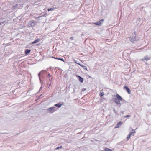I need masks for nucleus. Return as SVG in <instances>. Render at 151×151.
<instances>
[{
    "instance_id": "obj_31",
    "label": "nucleus",
    "mask_w": 151,
    "mask_h": 151,
    "mask_svg": "<svg viewBox=\"0 0 151 151\" xmlns=\"http://www.w3.org/2000/svg\"><path fill=\"white\" fill-rule=\"evenodd\" d=\"M4 23V22H0V25Z\"/></svg>"
},
{
    "instance_id": "obj_9",
    "label": "nucleus",
    "mask_w": 151,
    "mask_h": 151,
    "mask_svg": "<svg viewBox=\"0 0 151 151\" xmlns=\"http://www.w3.org/2000/svg\"><path fill=\"white\" fill-rule=\"evenodd\" d=\"M45 71V70H42L41 71H40L38 73V75L39 76V80L40 82H41V79H40V74H43Z\"/></svg>"
},
{
    "instance_id": "obj_14",
    "label": "nucleus",
    "mask_w": 151,
    "mask_h": 151,
    "mask_svg": "<svg viewBox=\"0 0 151 151\" xmlns=\"http://www.w3.org/2000/svg\"><path fill=\"white\" fill-rule=\"evenodd\" d=\"M120 101H124L125 100L123 99V100H117V102H116V104L118 105H119V107H120L121 106V104L120 103Z\"/></svg>"
},
{
    "instance_id": "obj_33",
    "label": "nucleus",
    "mask_w": 151,
    "mask_h": 151,
    "mask_svg": "<svg viewBox=\"0 0 151 151\" xmlns=\"http://www.w3.org/2000/svg\"><path fill=\"white\" fill-rule=\"evenodd\" d=\"M48 76H51V75H50V74H49L48 75Z\"/></svg>"
},
{
    "instance_id": "obj_29",
    "label": "nucleus",
    "mask_w": 151,
    "mask_h": 151,
    "mask_svg": "<svg viewBox=\"0 0 151 151\" xmlns=\"http://www.w3.org/2000/svg\"><path fill=\"white\" fill-rule=\"evenodd\" d=\"M52 58H54V59H57V58H55V57H52Z\"/></svg>"
},
{
    "instance_id": "obj_20",
    "label": "nucleus",
    "mask_w": 151,
    "mask_h": 151,
    "mask_svg": "<svg viewBox=\"0 0 151 151\" xmlns=\"http://www.w3.org/2000/svg\"><path fill=\"white\" fill-rule=\"evenodd\" d=\"M17 6H18V4H16L15 5H14L13 6V8L14 9H16L17 8Z\"/></svg>"
},
{
    "instance_id": "obj_7",
    "label": "nucleus",
    "mask_w": 151,
    "mask_h": 151,
    "mask_svg": "<svg viewBox=\"0 0 151 151\" xmlns=\"http://www.w3.org/2000/svg\"><path fill=\"white\" fill-rule=\"evenodd\" d=\"M124 88L126 89L127 91L128 92L129 94H130L131 93V90L127 86L125 85L124 86Z\"/></svg>"
},
{
    "instance_id": "obj_10",
    "label": "nucleus",
    "mask_w": 151,
    "mask_h": 151,
    "mask_svg": "<svg viewBox=\"0 0 151 151\" xmlns=\"http://www.w3.org/2000/svg\"><path fill=\"white\" fill-rule=\"evenodd\" d=\"M76 77L78 78L79 81L81 83H83L84 80L79 75L76 76Z\"/></svg>"
},
{
    "instance_id": "obj_35",
    "label": "nucleus",
    "mask_w": 151,
    "mask_h": 151,
    "mask_svg": "<svg viewBox=\"0 0 151 151\" xmlns=\"http://www.w3.org/2000/svg\"><path fill=\"white\" fill-rule=\"evenodd\" d=\"M83 35H84L82 34L81 35V36L82 37V36Z\"/></svg>"
},
{
    "instance_id": "obj_36",
    "label": "nucleus",
    "mask_w": 151,
    "mask_h": 151,
    "mask_svg": "<svg viewBox=\"0 0 151 151\" xmlns=\"http://www.w3.org/2000/svg\"><path fill=\"white\" fill-rule=\"evenodd\" d=\"M42 94H41V95H40V96H42Z\"/></svg>"
},
{
    "instance_id": "obj_32",
    "label": "nucleus",
    "mask_w": 151,
    "mask_h": 151,
    "mask_svg": "<svg viewBox=\"0 0 151 151\" xmlns=\"http://www.w3.org/2000/svg\"><path fill=\"white\" fill-rule=\"evenodd\" d=\"M42 87H41L40 88V89H39V91H40V90H41L42 89Z\"/></svg>"
},
{
    "instance_id": "obj_1",
    "label": "nucleus",
    "mask_w": 151,
    "mask_h": 151,
    "mask_svg": "<svg viewBox=\"0 0 151 151\" xmlns=\"http://www.w3.org/2000/svg\"><path fill=\"white\" fill-rule=\"evenodd\" d=\"M134 35L132 37H129L130 41L132 43H133L134 41H137L139 40V38L137 36H136V32H134Z\"/></svg>"
},
{
    "instance_id": "obj_2",
    "label": "nucleus",
    "mask_w": 151,
    "mask_h": 151,
    "mask_svg": "<svg viewBox=\"0 0 151 151\" xmlns=\"http://www.w3.org/2000/svg\"><path fill=\"white\" fill-rule=\"evenodd\" d=\"M36 23L33 20H32L28 23V26L29 27H34L36 24Z\"/></svg>"
},
{
    "instance_id": "obj_5",
    "label": "nucleus",
    "mask_w": 151,
    "mask_h": 151,
    "mask_svg": "<svg viewBox=\"0 0 151 151\" xmlns=\"http://www.w3.org/2000/svg\"><path fill=\"white\" fill-rule=\"evenodd\" d=\"M104 19H101L98 22L94 23V24L96 25L101 26L104 22Z\"/></svg>"
},
{
    "instance_id": "obj_17",
    "label": "nucleus",
    "mask_w": 151,
    "mask_h": 151,
    "mask_svg": "<svg viewBox=\"0 0 151 151\" xmlns=\"http://www.w3.org/2000/svg\"><path fill=\"white\" fill-rule=\"evenodd\" d=\"M57 60H60L62 61H63L64 62H65V61L62 58H57Z\"/></svg>"
},
{
    "instance_id": "obj_16",
    "label": "nucleus",
    "mask_w": 151,
    "mask_h": 151,
    "mask_svg": "<svg viewBox=\"0 0 151 151\" xmlns=\"http://www.w3.org/2000/svg\"><path fill=\"white\" fill-rule=\"evenodd\" d=\"M79 65L81 66L82 67H83V69L84 70H87V71H88L87 70V67L86 66H84V65H83L82 64H79Z\"/></svg>"
},
{
    "instance_id": "obj_24",
    "label": "nucleus",
    "mask_w": 151,
    "mask_h": 151,
    "mask_svg": "<svg viewBox=\"0 0 151 151\" xmlns=\"http://www.w3.org/2000/svg\"><path fill=\"white\" fill-rule=\"evenodd\" d=\"M130 115H127L125 116L124 118H126V117H130Z\"/></svg>"
},
{
    "instance_id": "obj_23",
    "label": "nucleus",
    "mask_w": 151,
    "mask_h": 151,
    "mask_svg": "<svg viewBox=\"0 0 151 151\" xmlns=\"http://www.w3.org/2000/svg\"><path fill=\"white\" fill-rule=\"evenodd\" d=\"M113 111L116 114H118V113L116 111L115 109H114Z\"/></svg>"
},
{
    "instance_id": "obj_30",
    "label": "nucleus",
    "mask_w": 151,
    "mask_h": 151,
    "mask_svg": "<svg viewBox=\"0 0 151 151\" xmlns=\"http://www.w3.org/2000/svg\"><path fill=\"white\" fill-rule=\"evenodd\" d=\"M52 78L51 79H50V80H49L50 81V82H51V81H52Z\"/></svg>"
},
{
    "instance_id": "obj_18",
    "label": "nucleus",
    "mask_w": 151,
    "mask_h": 151,
    "mask_svg": "<svg viewBox=\"0 0 151 151\" xmlns=\"http://www.w3.org/2000/svg\"><path fill=\"white\" fill-rule=\"evenodd\" d=\"M104 95V93L103 92H100V93L99 95L101 97H102Z\"/></svg>"
},
{
    "instance_id": "obj_28",
    "label": "nucleus",
    "mask_w": 151,
    "mask_h": 151,
    "mask_svg": "<svg viewBox=\"0 0 151 151\" xmlns=\"http://www.w3.org/2000/svg\"><path fill=\"white\" fill-rule=\"evenodd\" d=\"M86 90V89L85 88H83L82 89V91H85Z\"/></svg>"
},
{
    "instance_id": "obj_26",
    "label": "nucleus",
    "mask_w": 151,
    "mask_h": 151,
    "mask_svg": "<svg viewBox=\"0 0 151 151\" xmlns=\"http://www.w3.org/2000/svg\"><path fill=\"white\" fill-rule=\"evenodd\" d=\"M74 62L76 63H77V64H78V65H79V64H80V63H78L77 62V61H76V60H74Z\"/></svg>"
},
{
    "instance_id": "obj_13",
    "label": "nucleus",
    "mask_w": 151,
    "mask_h": 151,
    "mask_svg": "<svg viewBox=\"0 0 151 151\" xmlns=\"http://www.w3.org/2000/svg\"><path fill=\"white\" fill-rule=\"evenodd\" d=\"M31 50L27 49L25 50V54L26 55H27L29 53L31 52Z\"/></svg>"
},
{
    "instance_id": "obj_34",
    "label": "nucleus",
    "mask_w": 151,
    "mask_h": 151,
    "mask_svg": "<svg viewBox=\"0 0 151 151\" xmlns=\"http://www.w3.org/2000/svg\"><path fill=\"white\" fill-rule=\"evenodd\" d=\"M51 83H50L49 84V87L50 86H51Z\"/></svg>"
},
{
    "instance_id": "obj_15",
    "label": "nucleus",
    "mask_w": 151,
    "mask_h": 151,
    "mask_svg": "<svg viewBox=\"0 0 151 151\" xmlns=\"http://www.w3.org/2000/svg\"><path fill=\"white\" fill-rule=\"evenodd\" d=\"M40 41V40L39 39H37L35 40L34 41H33L32 42V44H35V43H37V42H39Z\"/></svg>"
},
{
    "instance_id": "obj_3",
    "label": "nucleus",
    "mask_w": 151,
    "mask_h": 151,
    "mask_svg": "<svg viewBox=\"0 0 151 151\" xmlns=\"http://www.w3.org/2000/svg\"><path fill=\"white\" fill-rule=\"evenodd\" d=\"M116 98H113V100L115 103H116L118 100H123V98L119 94H116Z\"/></svg>"
},
{
    "instance_id": "obj_27",
    "label": "nucleus",
    "mask_w": 151,
    "mask_h": 151,
    "mask_svg": "<svg viewBox=\"0 0 151 151\" xmlns=\"http://www.w3.org/2000/svg\"><path fill=\"white\" fill-rule=\"evenodd\" d=\"M70 39L73 40L74 39V37H72L70 38Z\"/></svg>"
},
{
    "instance_id": "obj_25",
    "label": "nucleus",
    "mask_w": 151,
    "mask_h": 151,
    "mask_svg": "<svg viewBox=\"0 0 151 151\" xmlns=\"http://www.w3.org/2000/svg\"><path fill=\"white\" fill-rule=\"evenodd\" d=\"M140 21V18H138L137 19V22H139Z\"/></svg>"
},
{
    "instance_id": "obj_21",
    "label": "nucleus",
    "mask_w": 151,
    "mask_h": 151,
    "mask_svg": "<svg viewBox=\"0 0 151 151\" xmlns=\"http://www.w3.org/2000/svg\"><path fill=\"white\" fill-rule=\"evenodd\" d=\"M54 8H49L48 9V11H52V10H53V9H54Z\"/></svg>"
},
{
    "instance_id": "obj_22",
    "label": "nucleus",
    "mask_w": 151,
    "mask_h": 151,
    "mask_svg": "<svg viewBox=\"0 0 151 151\" xmlns=\"http://www.w3.org/2000/svg\"><path fill=\"white\" fill-rule=\"evenodd\" d=\"M62 148V146H60V147H56V148H55V150H58L60 148Z\"/></svg>"
},
{
    "instance_id": "obj_6",
    "label": "nucleus",
    "mask_w": 151,
    "mask_h": 151,
    "mask_svg": "<svg viewBox=\"0 0 151 151\" xmlns=\"http://www.w3.org/2000/svg\"><path fill=\"white\" fill-rule=\"evenodd\" d=\"M151 58L150 57H149L147 55H146L143 58H142L141 59V60L142 61H145V60L146 61H148L150 60Z\"/></svg>"
},
{
    "instance_id": "obj_4",
    "label": "nucleus",
    "mask_w": 151,
    "mask_h": 151,
    "mask_svg": "<svg viewBox=\"0 0 151 151\" xmlns=\"http://www.w3.org/2000/svg\"><path fill=\"white\" fill-rule=\"evenodd\" d=\"M56 109L55 107H53L48 108L47 110L49 112L53 113L56 111Z\"/></svg>"
},
{
    "instance_id": "obj_19",
    "label": "nucleus",
    "mask_w": 151,
    "mask_h": 151,
    "mask_svg": "<svg viewBox=\"0 0 151 151\" xmlns=\"http://www.w3.org/2000/svg\"><path fill=\"white\" fill-rule=\"evenodd\" d=\"M105 151H112V150L111 149L106 148L105 149Z\"/></svg>"
},
{
    "instance_id": "obj_8",
    "label": "nucleus",
    "mask_w": 151,
    "mask_h": 151,
    "mask_svg": "<svg viewBox=\"0 0 151 151\" xmlns=\"http://www.w3.org/2000/svg\"><path fill=\"white\" fill-rule=\"evenodd\" d=\"M135 132H130L128 135L127 137V140H129V139L130 137L132 135H134V134Z\"/></svg>"
},
{
    "instance_id": "obj_12",
    "label": "nucleus",
    "mask_w": 151,
    "mask_h": 151,
    "mask_svg": "<svg viewBox=\"0 0 151 151\" xmlns=\"http://www.w3.org/2000/svg\"><path fill=\"white\" fill-rule=\"evenodd\" d=\"M62 104H60V103H58L55 105V106L57 107L58 108H60L61 107L62 105Z\"/></svg>"
},
{
    "instance_id": "obj_11",
    "label": "nucleus",
    "mask_w": 151,
    "mask_h": 151,
    "mask_svg": "<svg viewBox=\"0 0 151 151\" xmlns=\"http://www.w3.org/2000/svg\"><path fill=\"white\" fill-rule=\"evenodd\" d=\"M122 123L121 121L119 122V123H118L117 125L115 126V128H119L120 126L121 125H122Z\"/></svg>"
}]
</instances>
